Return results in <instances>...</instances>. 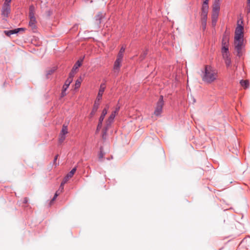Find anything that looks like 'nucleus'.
<instances>
[{
	"mask_svg": "<svg viewBox=\"0 0 250 250\" xmlns=\"http://www.w3.org/2000/svg\"><path fill=\"white\" fill-rule=\"evenodd\" d=\"M248 10L249 12L250 11V0H248Z\"/></svg>",
	"mask_w": 250,
	"mask_h": 250,
	"instance_id": "c9c22d12",
	"label": "nucleus"
},
{
	"mask_svg": "<svg viewBox=\"0 0 250 250\" xmlns=\"http://www.w3.org/2000/svg\"><path fill=\"white\" fill-rule=\"evenodd\" d=\"M28 201V198L27 197H25L23 198L22 202L23 204H26V203H27Z\"/></svg>",
	"mask_w": 250,
	"mask_h": 250,
	"instance_id": "72a5a7b5",
	"label": "nucleus"
},
{
	"mask_svg": "<svg viewBox=\"0 0 250 250\" xmlns=\"http://www.w3.org/2000/svg\"><path fill=\"white\" fill-rule=\"evenodd\" d=\"M76 167L73 168L71 170V171L67 174V175L65 177V178H66L67 180H69V178H71L73 176V175L75 173V172H76Z\"/></svg>",
	"mask_w": 250,
	"mask_h": 250,
	"instance_id": "a211bd4d",
	"label": "nucleus"
},
{
	"mask_svg": "<svg viewBox=\"0 0 250 250\" xmlns=\"http://www.w3.org/2000/svg\"><path fill=\"white\" fill-rule=\"evenodd\" d=\"M24 30V28H23V29H20V31H21H21H23Z\"/></svg>",
	"mask_w": 250,
	"mask_h": 250,
	"instance_id": "de8ad7c7",
	"label": "nucleus"
},
{
	"mask_svg": "<svg viewBox=\"0 0 250 250\" xmlns=\"http://www.w3.org/2000/svg\"><path fill=\"white\" fill-rule=\"evenodd\" d=\"M58 156H59L58 155H57L55 156V158H54V163H56V161H57V159H58Z\"/></svg>",
	"mask_w": 250,
	"mask_h": 250,
	"instance_id": "79ce46f5",
	"label": "nucleus"
},
{
	"mask_svg": "<svg viewBox=\"0 0 250 250\" xmlns=\"http://www.w3.org/2000/svg\"><path fill=\"white\" fill-rule=\"evenodd\" d=\"M208 1H209V0H204L203 4H206V5H208Z\"/></svg>",
	"mask_w": 250,
	"mask_h": 250,
	"instance_id": "ea45409f",
	"label": "nucleus"
},
{
	"mask_svg": "<svg viewBox=\"0 0 250 250\" xmlns=\"http://www.w3.org/2000/svg\"><path fill=\"white\" fill-rule=\"evenodd\" d=\"M225 63L227 67H229L231 64V60L230 58H229L228 59H225Z\"/></svg>",
	"mask_w": 250,
	"mask_h": 250,
	"instance_id": "cd10ccee",
	"label": "nucleus"
},
{
	"mask_svg": "<svg viewBox=\"0 0 250 250\" xmlns=\"http://www.w3.org/2000/svg\"><path fill=\"white\" fill-rule=\"evenodd\" d=\"M107 130H106V126H105L104 129V132H103V136H102V138L103 139H105Z\"/></svg>",
	"mask_w": 250,
	"mask_h": 250,
	"instance_id": "2f4dec72",
	"label": "nucleus"
},
{
	"mask_svg": "<svg viewBox=\"0 0 250 250\" xmlns=\"http://www.w3.org/2000/svg\"><path fill=\"white\" fill-rule=\"evenodd\" d=\"M125 51V48L124 46H122L119 51L120 53H123Z\"/></svg>",
	"mask_w": 250,
	"mask_h": 250,
	"instance_id": "f704fd0d",
	"label": "nucleus"
},
{
	"mask_svg": "<svg viewBox=\"0 0 250 250\" xmlns=\"http://www.w3.org/2000/svg\"><path fill=\"white\" fill-rule=\"evenodd\" d=\"M82 82V79L80 77L76 81L75 88H79L81 85V83Z\"/></svg>",
	"mask_w": 250,
	"mask_h": 250,
	"instance_id": "412c9836",
	"label": "nucleus"
},
{
	"mask_svg": "<svg viewBox=\"0 0 250 250\" xmlns=\"http://www.w3.org/2000/svg\"><path fill=\"white\" fill-rule=\"evenodd\" d=\"M108 108H109V105L108 104L106 105L105 107L103 109V110L102 111V115L105 116V115L107 113Z\"/></svg>",
	"mask_w": 250,
	"mask_h": 250,
	"instance_id": "4be33fe9",
	"label": "nucleus"
},
{
	"mask_svg": "<svg viewBox=\"0 0 250 250\" xmlns=\"http://www.w3.org/2000/svg\"><path fill=\"white\" fill-rule=\"evenodd\" d=\"M208 6L206 5V4H203L202 8V16L203 17V20L206 21L207 14L208 12Z\"/></svg>",
	"mask_w": 250,
	"mask_h": 250,
	"instance_id": "0eeeda50",
	"label": "nucleus"
},
{
	"mask_svg": "<svg viewBox=\"0 0 250 250\" xmlns=\"http://www.w3.org/2000/svg\"><path fill=\"white\" fill-rule=\"evenodd\" d=\"M76 73V71L73 70L72 69L71 71L69 73V77L68 78H70L71 80V81H73V78L74 76L75 73Z\"/></svg>",
	"mask_w": 250,
	"mask_h": 250,
	"instance_id": "b1692460",
	"label": "nucleus"
},
{
	"mask_svg": "<svg viewBox=\"0 0 250 250\" xmlns=\"http://www.w3.org/2000/svg\"><path fill=\"white\" fill-rule=\"evenodd\" d=\"M220 0H215L213 5L212 12L219 13L220 10Z\"/></svg>",
	"mask_w": 250,
	"mask_h": 250,
	"instance_id": "9d476101",
	"label": "nucleus"
},
{
	"mask_svg": "<svg viewBox=\"0 0 250 250\" xmlns=\"http://www.w3.org/2000/svg\"><path fill=\"white\" fill-rule=\"evenodd\" d=\"M11 0H5L4 4H10Z\"/></svg>",
	"mask_w": 250,
	"mask_h": 250,
	"instance_id": "4c0bfd02",
	"label": "nucleus"
},
{
	"mask_svg": "<svg viewBox=\"0 0 250 250\" xmlns=\"http://www.w3.org/2000/svg\"><path fill=\"white\" fill-rule=\"evenodd\" d=\"M35 7L33 5L30 6L29 16L30 21L29 22V26L32 29H36V20L35 17Z\"/></svg>",
	"mask_w": 250,
	"mask_h": 250,
	"instance_id": "7ed1b4c3",
	"label": "nucleus"
},
{
	"mask_svg": "<svg viewBox=\"0 0 250 250\" xmlns=\"http://www.w3.org/2000/svg\"><path fill=\"white\" fill-rule=\"evenodd\" d=\"M20 29H23V28H20L15 29L14 30H11V32H12V34H16V33H18L20 31Z\"/></svg>",
	"mask_w": 250,
	"mask_h": 250,
	"instance_id": "c756f323",
	"label": "nucleus"
},
{
	"mask_svg": "<svg viewBox=\"0 0 250 250\" xmlns=\"http://www.w3.org/2000/svg\"><path fill=\"white\" fill-rule=\"evenodd\" d=\"M201 77L205 83L210 84L218 79V72L210 66L206 65L202 72Z\"/></svg>",
	"mask_w": 250,
	"mask_h": 250,
	"instance_id": "f257e3e1",
	"label": "nucleus"
},
{
	"mask_svg": "<svg viewBox=\"0 0 250 250\" xmlns=\"http://www.w3.org/2000/svg\"><path fill=\"white\" fill-rule=\"evenodd\" d=\"M72 81L70 78H68L65 82V83L62 87V89H64V91H66L69 86L70 84L71 83Z\"/></svg>",
	"mask_w": 250,
	"mask_h": 250,
	"instance_id": "2eb2a0df",
	"label": "nucleus"
},
{
	"mask_svg": "<svg viewBox=\"0 0 250 250\" xmlns=\"http://www.w3.org/2000/svg\"><path fill=\"white\" fill-rule=\"evenodd\" d=\"M222 53L223 58L224 60L230 58L229 48H224V49H222Z\"/></svg>",
	"mask_w": 250,
	"mask_h": 250,
	"instance_id": "f8f14e48",
	"label": "nucleus"
},
{
	"mask_svg": "<svg viewBox=\"0 0 250 250\" xmlns=\"http://www.w3.org/2000/svg\"><path fill=\"white\" fill-rule=\"evenodd\" d=\"M123 55H124L123 53L119 52L118 56H117V58L116 60H119V61H122V58L123 57Z\"/></svg>",
	"mask_w": 250,
	"mask_h": 250,
	"instance_id": "7c9ffc66",
	"label": "nucleus"
},
{
	"mask_svg": "<svg viewBox=\"0 0 250 250\" xmlns=\"http://www.w3.org/2000/svg\"><path fill=\"white\" fill-rule=\"evenodd\" d=\"M229 37L225 35L224 36L222 40V49H224V48H229Z\"/></svg>",
	"mask_w": 250,
	"mask_h": 250,
	"instance_id": "1a4fd4ad",
	"label": "nucleus"
},
{
	"mask_svg": "<svg viewBox=\"0 0 250 250\" xmlns=\"http://www.w3.org/2000/svg\"><path fill=\"white\" fill-rule=\"evenodd\" d=\"M61 192H60V190H57L55 195H54V196L53 197V198L52 199V200H51V202H53L55 200V199L57 197V196L61 193Z\"/></svg>",
	"mask_w": 250,
	"mask_h": 250,
	"instance_id": "c85d7f7f",
	"label": "nucleus"
},
{
	"mask_svg": "<svg viewBox=\"0 0 250 250\" xmlns=\"http://www.w3.org/2000/svg\"><path fill=\"white\" fill-rule=\"evenodd\" d=\"M103 18L102 13L98 14L95 17V24L99 25L101 23V21Z\"/></svg>",
	"mask_w": 250,
	"mask_h": 250,
	"instance_id": "4468645a",
	"label": "nucleus"
},
{
	"mask_svg": "<svg viewBox=\"0 0 250 250\" xmlns=\"http://www.w3.org/2000/svg\"><path fill=\"white\" fill-rule=\"evenodd\" d=\"M54 70H51L48 71V74H51L52 73H53L54 72Z\"/></svg>",
	"mask_w": 250,
	"mask_h": 250,
	"instance_id": "37998d69",
	"label": "nucleus"
},
{
	"mask_svg": "<svg viewBox=\"0 0 250 250\" xmlns=\"http://www.w3.org/2000/svg\"><path fill=\"white\" fill-rule=\"evenodd\" d=\"M121 62L122 61H119V60H116V61L115 62L113 68V70L114 72L118 73L119 72Z\"/></svg>",
	"mask_w": 250,
	"mask_h": 250,
	"instance_id": "9b49d317",
	"label": "nucleus"
},
{
	"mask_svg": "<svg viewBox=\"0 0 250 250\" xmlns=\"http://www.w3.org/2000/svg\"><path fill=\"white\" fill-rule=\"evenodd\" d=\"M219 13L212 12V20H214V21H217Z\"/></svg>",
	"mask_w": 250,
	"mask_h": 250,
	"instance_id": "5701e85b",
	"label": "nucleus"
},
{
	"mask_svg": "<svg viewBox=\"0 0 250 250\" xmlns=\"http://www.w3.org/2000/svg\"><path fill=\"white\" fill-rule=\"evenodd\" d=\"M243 27L238 24L235 31L234 45L237 55H242L241 50L243 46Z\"/></svg>",
	"mask_w": 250,
	"mask_h": 250,
	"instance_id": "f03ea898",
	"label": "nucleus"
},
{
	"mask_svg": "<svg viewBox=\"0 0 250 250\" xmlns=\"http://www.w3.org/2000/svg\"><path fill=\"white\" fill-rule=\"evenodd\" d=\"M65 91H64V89H62V92L61 93L62 97H64L65 95Z\"/></svg>",
	"mask_w": 250,
	"mask_h": 250,
	"instance_id": "58836bf2",
	"label": "nucleus"
},
{
	"mask_svg": "<svg viewBox=\"0 0 250 250\" xmlns=\"http://www.w3.org/2000/svg\"><path fill=\"white\" fill-rule=\"evenodd\" d=\"M116 115L115 113H111L106 122V130H108L111 123L113 122Z\"/></svg>",
	"mask_w": 250,
	"mask_h": 250,
	"instance_id": "6e6552de",
	"label": "nucleus"
},
{
	"mask_svg": "<svg viewBox=\"0 0 250 250\" xmlns=\"http://www.w3.org/2000/svg\"><path fill=\"white\" fill-rule=\"evenodd\" d=\"M68 181V180H67L66 178H65V177L64 178L63 181H62L61 185H60V188L59 189V190H60V192H62L63 191V186L64 185V184L65 183H67V182Z\"/></svg>",
	"mask_w": 250,
	"mask_h": 250,
	"instance_id": "6ab92c4d",
	"label": "nucleus"
},
{
	"mask_svg": "<svg viewBox=\"0 0 250 250\" xmlns=\"http://www.w3.org/2000/svg\"><path fill=\"white\" fill-rule=\"evenodd\" d=\"M116 109H117V110H119L120 107L119 106H116Z\"/></svg>",
	"mask_w": 250,
	"mask_h": 250,
	"instance_id": "49530a36",
	"label": "nucleus"
},
{
	"mask_svg": "<svg viewBox=\"0 0 250 250\" xmlns=\"http://www.w3.org/2000/svg\"><path fill=\"white\" fill-rule=\"evenodd\" d=\"M11 32V30H9V31H4V33L8 36H10L11 35H12L13 34H12V32Z\"/></svg>",
	"mask_w": 250,
	"mask_h": 250,
	"instance_id": "473e14b6",
	"label": "nucleus"
},
{
	"mask_svg": "<svg viewBox=\"0 0 250 250\" xmlns=\"http://www.w3.org/2000/svg\"><path fill=\"white\" fill-rule=\"evenodd\" d=\"M240 84L242 86L245 88H247L249 85V82L247 80H242L240 82Z\"/></svg>",
	"mask_w": 250,
	"mask_h": 250,
	"instance_id": "aec40b11",
	"label": "nucleus"
},
{
	"mask_svg": "<svg viewBox=\"0 0 250 250\" xmlns=\"http://www.w3.org/2000/svg\"><path fill=\"white\" fill-rule=\"evenodd\" d=\"M105 88V86L104 83H102L100 86V88L99 89L98 96L96 99V101L99 102L102 99V95L104 93V89Z\"/></svg>",
	"mask_w": 250,
	"mask_h": 250,
	"instance_id": "423d86ee",
	"label": "nucleus"
},
{
	"mask_svg": "<svg viewBox=\"0 0 250 250\" xmlns=\"http://www.w3.org/2000/svg\"><path fill=\"white\" fill-rule=\"evenodd\" d=\"M163 105V96H161L158 102H157L156 107L154 112V114L157 116H159L162 111Z\"/></svg>",
	"mask_w": 250,
	"mask_h": 250,
	"instance_id": "20e7f679",
	"label": "nucleus"
},
{
	"mask_svg": "<svg viewBox=\"0 0 250 250\" xmlns=\"http://www.w3.org/2000/svg\"><path fill=\"white\" fill-rule=\"evenodd\" d=\"M104 156V153L102 150V148L100 149V151L98 154V158L100 160H101Z\"/></svg>",
	"mask_w": 250,
	"mask_h": 250,
	"instance_id": "bb28decb",
	"label": "nucleus"
},
{
	"mask_svg": "<svg viewBox=\"0 0 250 250\" xmlns=\"http://www.w3.org/2000/svg\"><path fill=\"white\" fill-rule=\"evenodd\" d=\"M65 139V135L60 134L59 135V142L60 143H62L64 140Z\"/></svg>",
	"mask_w": 250,
	"mask_h": 250,
	"instance_id": "a878e982",
	"label": "nucleus"
},
{
	"mask_svg": "<svg viewBox=\"0 0 250 250\" xmlns=\"http://www.w3.org/2000/svg\"><path fill=\"white\" fill-rule=\"evenodd\" d=\"M102 127V126L100 127H99V124L98 125L97 128V131H98Z\"/></svg>",
	"mask_w": 250,
	"mask_h": 250,
	"instance_id": "a18cd8bd",
	"label": "nucleus"
},
{
	"mask_svg": "<svg viewBox=\"0 0 250 250\" xmlns=\"http://www.w3.org/2000/svg\"><path fill=\"white\" fill-rule=\"evenodd\" d=\"M84 59V57L82 58L79 60L74 65L73 67L72 68V69L75 71H76V70L79 67H80L82 63V62L83 61V60Z\"/></svg>",
	"mask_w": 250,
	"mask_h": 250,
	"instance_id": "ddd939ff",
	"label": "nucleus"
},
{
	"mask_svg": "<svg viewBox=\"0 0 250 250\" xmlns=\"http://www.w3.org/2000/svg\"><path fill=\"white\" fill-rule=\"evenodd\" d=\"M10 12V4H3L2 10V14L4 17H8Z\"/></svg>",
	"mask_w": 250,
	"mask_h": 250,
	"instance_id": "39448f33",
	"label": "nucleus"
},
{
	"mask_svg": "<svg viewBox=\"0 0 250 250\" xmlns=\"http://www.w3.org/2000/svg\"><path fill=\"white\" fill-rule=\"evenodd\" d=\"M146 54H147L146 52H145L144 53V54H143L142 55H141V57L142 58V60H143V59H144L145 58V56L146 55Z\"/></svg>",
	"mask_w": 250,
	"mask_h": 250,
	"instance_id": "e433bc0d",
	"label": "nucleus"
},
{
	"mask_svg": "<svg viewBox=\"0 0 250 250\" xmlns=\"http://www.w3.org/2000/svg\"><path fill=\"white\" fill-rule=\"evenodd\" d=\"M68 133L67 125H63L60 134L65 135Z\"/></svg>",
	"mask_w": 250,
	"mask_h": 250,
	"instance_id": "f3484780",
	"label": "nucleus"
},
{
	"mask_svg": "<svg viewBox=\"0 0 250 250\" xmlns=\"http://www.w3.org/2000/svg\"><path fill=\"white\" fill-rule=\"evenodd\" d=\"M104 116L101 114L99 121V127L102 126V122L104 119Z\"/></svg>",
	"mask_w": 250,
	"mask_h": 250,
	"instance_id": "393cba45",
	"label": "nucleus"
},
{
	"mask_svg": "<svg viewBox=\"0 0 250 250\" xmlns=\"http://www.w3.org/2000/svg\"><path fill=\"white\" fill-rule=\"evenodd\" d=\"M119 110H117V109H115V111H113L112 113H115V115H116V114L118 113Z\"/></svg>",
	"mask_w": 250,
	"mask_h": 250,
	"instance_id": "c03bdc74",
	"label": "nucleus"
},
{
	"mask_svg": "<svg viewBox=\"0 0 250 250\" xmlns=\"http://www.w3.org/2000/svg\"><path fill=\"white\" fill-rule=\"evenodd\" d=\"M97 102H98L97 101H96L94 104V107H93V109L90 114L91 116L94 115L95 114V113L96 112V111H97V109L98 108V106L99 104V103H98Z\"/></svg>",
	"mask_w": 250,
	"mask_h": 250,
	"instance_id": "dca6fc26",
	"label": "nucleus"
},
{
	"mask_svg": "<svg viewBox=\"0 0 250 250\" xmlns=\"http://www.w3.org/2000/svg\"><path fill=\"white\" fill-rule=\"evenodd\" d=\"M217 21H214V20H212V24L213 26H215L216 25Z\"/></svg>",
	"mask_w": 250,
	"mask_h": 250,
	"instance_id": "a19ab883",
	"label": "nucleus"
}]
</instances>
